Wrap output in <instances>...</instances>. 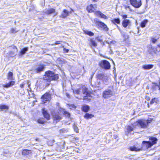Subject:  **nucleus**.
I'll use <instances>...</instances> for the list:
<instances>
[{
  "mask_svg": "<svg viewBox=\"0 0 160 160\" xmlns=\"http://www.w3.org/2000/svg\"><path fill=\"white\" fill-rule=\"evenodd\" d=\"M158 101L157 98H154L152 99L150 102V104H152L155 103H157Z\"/></svg>",
  "mask_w": 160,
  "mask_h": 160,
  "instance_id": "33",
  "label": "nucleus"
},
{
  "mask_svg": "<svg viewBox=\"0 0 160 160\" xmlns=\"http://www.w3.org/2000/svg\"><path fill=\"white\" fill-rule=\"evenodd\" d=\"M130 150H131L132 151H138L140 150V149H138V148H136L135 146H133V147H130Z\"/></svg>",
  "mask_w": 160,
  "mask_h": 160,
  "instance_id": "32",
  "label": "nucleus"
},
{
  "mask_svg": "<svg viewBox=\"0 0 160 160\" xmlns=\"http://www.w3.org/2000/svg\"><path fill=\"white\" fill-rule=\"evenodd\" d=\"M64 114L66 116L68 117H69L70 116V114L68 112L66 111H64Z\"/></svg>",
  "mask_w": 160,
  "mask_h": 160,
  "instance_id": "38",
  "label": "nucleus"
},
{
  "mask_svg": "<svg viewBox=\"0 0 160 160\" xmlns=\"http://www.w3.org/2000/svg\"><path fill=\"white\" fill-rule=\"evenodd\" d=\"M28 50V47L22 49L20 52V56H22L24 54L26 51Z\"/></svg>",
  "mask_w": 160,
  "mask_h": 160,
  "instance_id": "21",
  "label": "nucleus"
},
{
  "mask_svg": "<svg viewBox=\"0 0 160 160\" xmlns=\"http://www.w3.org/2000/svg\"><path fill=\"white\" fill-rule=\"evenodd\" d=\"M148 99H149V98H148Z\"/></svg>",
  "mask_w": 160,
  "mask_h": 160,
  "instance_id": "54",
  "label": "nucleus"
},
{
  "mask_svg": "<svg viewBox=\"0 0 160 160\" xmlns=\"http://www.w3.org/2000/svg\"><path fill=\"white\" fill-rule=\"evenodd\" d=\"M97 40H98L99 42H102V39L99 37H97Z\"/></svg>",
  "mask_w": 160,
  "mask_h": 160,
  "instance_id": "43",
  "label": "nucleus"
},
{
  "mask_svg": "<svg viewBox=\"0 0 160 160\" xmlns=\"http://www.w3.org/2000/svg\"><path fill=\"white\" fill-rule=\"evenodd\" d=\"M73 11V10L72 9H71V11L70 12H69V13H71Z\"/></svg>",
  "mask_w": 160,
  "mask_h": 160,
  "instance_id": "48",
  "label": "nucleus"
},
{
  "mask_svg": "<svg viewBox=\"0 0 160 160\" xmlns=\"http://www.w3.org/2000/svg\"><path fill=\"white\" fill-rule=\"evenodd\" d=\"M9 107L8 106L0 104V110L1 111H6L9 109Z\"/></svg>",
  "mask_w": 160,
  "mask_h": 160,
  "instance_id": "18",
  "label": "nucleus"
},
{
  "mask_svg": "<svg viewBox=\"0 0 160 160\" xmlns=\"http://www.w3.org/2000/svg\"><path fill=\"white\" fill-rule=\"evenodd\" d=\"M157 39L154 38H151V41L153 43H155L157 41Z\"/></svg>",
  "mask_w": 160,
  "mask_h": 160,
  "instance_id": "42",
  "label": "nucleus"
},
{
  "mask_svg": "<svg viewBox=\"0 0 160 160\" xmlns=\"http://www.w3.org/2000/svg\"><path fill=\"white\" fill-rule=\"evenodd\" d=\"M69 51V50L68 49H66V48H64V51L66 52H68Z\"/></svg>",
  "mask_w": 160,
  "mask_h": 160,
  "instance_id": "46",
  "label": "nucleus"
},
{
  "mask_svg": "<svg viewBox=\"0 0 160 160\" xmlns=\"http://www.w3.org/2000/svg\"><path fill=\"white\" fill-rule=\"evenodd\" d=\"M148 22V21L145 20L142 21L141 23V26L142 28H144L145 27L146 25Z\"/></svg>",
  "mask_w": 160,
  "mask_h": 160,
  "instance_id": "31",
  "label": "nucleus"
},
{
  "mask_svg": "<svg viewBox=\"0 0 160 160\" xmlns=\"http://www.w3.org/2000/svg\"><path fill=\"white\" fill-rule=\"evenodd\" d=\"M53 118L54 122L56 121V122H58L61 119V117L59 115L58 113H55L53 115Z\"/></svg>",
  "mask_w": 160,
  "mask_h": 160,
  "instance_id": "16",
  "label": "nucleus"
},
{
  "mask_svg": "<svg viewBox=\"0 0 160 160\" xmlns=\"http://www.w3.org/2000/svg\"><path fill=\"white\" fill-rule=\"evenodd\" d=\"M148 99H149V98H148Z\"/></svg>",
  "mask_w": 160,
  "mask_h": 160,
  "instance_id": "53",
  "label": "nucleus"
},
{
  "mask_svg": "<svg viewBox=\"0 0 160 160\" xmlns=\"http://www.w3.org/2000/svg\"><path fill=\"white\" fill-rule=\"evenodd\" d=\"M156 51L160 52V44H158V47L156 48Z\"/></svg>",
  "mask_w": 160,
  "mask_h": 160,
  "instance_id": "41",
  "label": "nucleus"
},
{
  "mask_svg": "<svg viewBox=\"0 0 160 160\" xmlns=\"http://www.w3.org/2000/svg\"><path fill=\"white\" fill-rule=\"evenodd\" d=\"M70 107L71 108H74V109H75V108H76V106H75L74 105H71V106H70Z\"/></svg>",
  "mask_w": 160,
  "mask_h": 160,
  "instance_id": "44",
  "label": "nucleus"
},
{
  "mask_svg": "<svg viewBox=\"0 0 160 160\" xmlns=\"http://www.w3.org/2000/svg\"><path fill=\"white\" fill-rule=\"evenodd\" d=\"M150 122L148 121L144 120H139L137 122L134 123L132 126H128L127 127L125 132L128 134L132 131L134 130L135 128H138L141 127L142 128H147L148 123Z\"/></svg>",
  "mask_w": 160,
  "mask_h": 160,
  "instance_id": "1",
  "label": "nucleus"
},
{
  "mask_svg": "<svg viewBox=\"0 0 160 160\" xmlns=\"http://www.w3.org/2000/svg\"><path fill=\"white\" fill-rule=\"evenodd\" d=\"M38 122L39 123L43 124L44 122V121L42 119L40 118L38 119Z\"/></svg>",
  "mask_w": 160,
  "mask_h": 160,
  "instance_id": "36",
  "label": "nucleus"
},
{
  "mask_svg": "<svg viewBox=\"0 0 160 160\" xmlns=\"http://www.w3.org/2000/svg\"><path fill=\"white\" fill-rule=\"evenodd\" d=\"M157 141V139L156 138L154 137H151L149 138V141H143L142 142V144L143 146H145L146 148H148L156 144Z\"/></svg>",
  "mask_w": 160,
  "mask_h": 160,
  "instance_id": "3",
  "label": "nucleus"
},
{
  "mask_svg": "<svg viewBox=\"0 0 160 160\" xmlns=\"http://www.w3.org/2000/svg\"><path fill=\"white\" fill-rule=\"evenodd\" d=\"M51 94L49 92H46L42 97V101L43 103H44L46 102H49L51 99Z\"/></svg>",
  "mask_w": 160,
  "mask_h": 160,
  "instance_id": "8",
  "label": "nucleus"
},
{
  "mask_svg": "<svg viewBox=\"0 0 160 160\" xmlns=\"http://www.w3.org/2000/svg\"><path fill=\"white\" fill-rule=\"evenodd\" d=\"M99 64L101 67L105 69H108L110 67V63L107 60L102 61L99 62Z\"/></svg>",
  "mask_w": 160,
  "mask_h": 160,
  "instance_id": "5",
  "label": "nucleus"
},
{
  "mask_svg": "<svg viewBox=\"0 0 160 160\" xmlns=\"http://www.w3.org/2000/svg\"><path fill=\"white\" fill-rule=\"evenodd\" d=\"M64 129H62V130H60V131H62V132H64Z\"/></svg>",
  "mask_w": 160,
  "mask_h": 160,
  "instance_id": "51",
  "label": "nucleus"
},
{
  "mask_svg": "<svg viewBox=\"0 0 160 160\" xmlns=\"http://www.w3.org/2000/svg\"><path fill=\"white\" fill-rule=\"evenodd\" d=\"M58 78V74H55L54 72L48 71L45 72L43 79L48 82H50L52 80H57Z\"/></svg>",
  "mask_w": 160,
  "mask_h": 160,
  "instance_id": "2",
  "label": "nucleus"
},
{
  "mask_svg": "<svg viewBox=\"0 0 160 160\" xmlns=\"http://www.w3.org/2000/svg\"><path fill=\"white\" fill-rule=\"evenodd\" d=\"M60 43L59 42H58V41H57L55 42V45H56V44H59Z\"/></svg>",
  "mask_w": 160,
  "mask_h": 160,
  "instance_id": "47",
  "label": "nucleus"
},
{
  "mask_svg": "<svg viewBox=\"0 0 160 160\" xmlns=\"http://www.w3.org/2000/svg\"><path fill=\"white\" fill-rule=\"evenodd\" d=\"M97 6L96 5H92L91 4L87 6V9L89 12H94L96 10Z\"/></svg>",
  "mask_w": 160,
  "mask_h": 160,
  "instance_id": "10",
  "label": "nucleus"
},
{
  "mask_svg": "<svg viewBox=\"0 0 160 160\" xmlns=\"http://www.w3.org/2000/svg\"><path fill=\"white\" fill-rule=\"evenodd\" d=\"M82 89V88H80L78 89L75 90H73V92L78 94H80L81 93Z\"/></svg>",
  "mask_w": 160,
  "mask_h": 160,
  "instance_id": "29",
  "label": "nucleus"
},
{
  "mask_svg": "<svg viewBox=\"0 0 160 160\" xmlns=\"http://www.w3.org/2000/svg\"><path fill=\"white\" fill-rule=\"evenodd\" d=\"M69 12L68 10L64 9L61 13L60 17L62 18H65L69 15Z\"/></svg>",
  "mask_w": 160,
  "mask_h": 160,
  "instance_id": "14",
  "label": "nucleus"
},
{
  "mask_svg": "<svg viewBox=\"0 0 160 160\" xmlns=\"http://www.w3.org/2000/svg\"><path fill=\"white\" fill-rule=\"evenodd\" d=\"M111 22L114 24H116V23L119 24L120 23V20L119 18H114L111 20Z\"/></svg>",
  "mask_w": 160,
  "mask_h": 160,
  "instance_id": "24",
  "label": "nucleus"
},
{
  "mask_svg": "<svg viewBox=\"0 0 160 160\" xmlns=\"http://www.w3.org/2000/svg\"><path fill=\"white\" fill-rule=\"evenodd\" d=\"M122 17L123 19H125L127 18V16L126 15H122Z\"/></svg>",
  "mask_w": 160,
  "mask_h": 160,
  "instance_id": "45",
  "label": "nucleus"
},
{
  "mask_svg": "<svg viewBox=\"0 0 160 160\" xmlns=\"http://www.w3.org/2000/svg\"><path fill=\"white\" fill-rule=\"evenodd\" d=\"M112 91L109 89H107L103 93V97L105 98H107L113 95Z\"/></svg>",
  "mask_w": 160,
  "mask_h": 160,
  "instance_id": "7",
  "label": "nucleus"
},
{
  "mask_svg": "<svg viewBox=\"0 0 160 160\" xmlns=\"http://www.w3.org/2000/svg\"><path fill=\"white\" fill-rule=\"evenodd\" d=\"M125 8L126 9H128L130 11H132V10L131 9V7L130 6L128 5H126L125 6Z\"/></svg>",
  "mask_w": 160,
  "mask_h": 160,
  "instance_id": "39",
  "label": "nucleus"
},
{
  "mask_svg": "<svg viewBox=\"0 0 160 160\" xmlns=\"http://www.w3.org/2000/svg\"><path fill=\"white\" fill-rule=\"evenodd\" d=\"M73 128L74 130V131L76 132L77 133L78 132V129L77 126H75V125H74L73 126Z\"/></svg>",
  "mask_w": 160,
  "mask_h": 160,
  "instance_id": "37",
  "label": "nucleus"
},
{
  "mask_svg": "<svg viewBox=\"0 0 160 160\" xmlns=\"http://www.w3.org/2000/svg\"><path fill=\"white\" fill-rule=\"evenodd\" d=\"M90 109V107L88 105H84L82 107V110L85 112H87Z\"/></svg>",
  "mask_w": 160,
  "mask_h": 160,
  "instance_id": "23",
  "label": "nucleus"
},
{
  "mask_svg": "<svg viewBox=\"0 0 160 160\" xmlns=\"http://www.w3.org/2000/svg\"><path fill=\"white\" fill-rule=\"evenodd\" d=\"M93 2H97L98 0H92Z\"/></svg>",
  "mask_w": 160,
  "mask_h": 160,
  "instance_id": "49",
  "label": "nucleus"
},
{
  "mask_svg": "<svg viewBox=\"0 0 160 160\" xmlns=\"http://www.w3.org/2000/svg\"><path fill=\"white\" fill-rule=\"evenodd\" d=\"M44 69V66L43 65H40L34 70L35 72L38 73L43 71Z\"/></svg>",
  "mask_w": 160,
  "mask_h": 160,
  "instance_id": "17",
  "label": "nucleus"
},
{
  "mask_svg": "<svg viewBox=\"0 0 160 160\" xmlns=\"http://www.w3.org/2000/svg\"><path fill=\"white\" fill-rule=\"evenodd\" d=\"M97 14H98L101 18L104 19H107L108 17L105 15L104 14L98 11L97 12Z\"/></svg>",
  "mask_w": 160,
  "mask_h": 160,
  "instance_id": "26",
  "label": "nucleus"
},
{
  "mask_svg": "<svg viewBox=\"0 0 160 160\" xmlns=\"http://www.w3.org/2000/svg\"><path fill=\"white\" fill-rule=\"evenodd\" d=\"M82 92H83V97H84L83 99L84 100L85 98V97H88L89 96V94L88 93V89L84 87L82 88Z\"/></svg>",
  "mask_w": 160,
  "mask_h": 160,
  "instance_id": "12",
  "label": "nucleus"
},
{
  "mask_svg": "<svg viewBox=\"0 0 160 160\" xmlns=\"http://www.w3.org/2000/svg\"><path fill=\"white\" fill-rule=\"evenodd\" d=\"M131 25V22L130 21L127 19H124L122 22V25L124 28H126L128 26H130Z\"/></svg>",
  "mask_w": 160,
  "mask_h": 160,
  "instance_id": "11",
  "label": "nucleus"
},
{
  "mask_svg": "<svg viewBox=\"0 0 160 160\" xmlns=\"http://www.w3.org/2000/svg\"><path fill=\"white\" fill-rule=\"evenodd\" d=\"M91 42L92 45L94 47H95L97 46V44L96 42L93 39L91 40Z\"/></svg>",
  "mask_w": 160,
  "mask_h": 160,
  "instance_id": "34",
  "label": "nucleus"
},
{
  "mask_svg": "<svg viewBox=\"0 0 160 160\" xmlns=\"http://www.w3.org/2000/svg\"><path fill=\"white\" fill-rule=\"evenodd\" d=\"M125 8L126 9H128L130 11H132V10L131 9V7L130 6L128 5H126L125 6Z\"/></svg>",
  "mask_w": 160,
  "mask_h": 160,
  "instance_id": "40",
  "label": "nucleus"
},
{
  "mask_svg": "<svg viewBox=\"0 0 160 160\" xmlns=\"http://www.w3.org/2000/svg\"><path fill=\"white\" fill-rule=\"evenodd\" d=\"M98 79L102 80L103 81L106 82L107 80L108 77L102 71L98 72L97 75Z\"/></svg>",
  "mask_w": 160,
  "mask_h": 160,
  "instance_id": "4",
  "label": "nucleus"
},
{
  "mask_svg": "<svg viewBox=\"0 0 160 160\" xmlns=\"http://www.w3.org/2000/svg\"><path fill=\"white\" fill-rule=\"evenodd\" d=\"M148 99H149V98H148Z\"/></svg>",
  "mask_w": 160,
  "mask_h": 160,
  "instance_id": "55",
  "label": "nucleus"
},
{
  "mask_svg": "<svg viewBox=\"0 0 160 160\" xmlns=\"http://www.w3.org/2000/svg\"><path fill=\"white\" fill-rule=\"evenodd\" d=\"M18 31V30H17L16 28H11L10 30L11 32L12 33H15L17 32Z\"/></svg>",
  "mask_w": 160,
  "mask_h": 160,
  "instance_id": "35",
  "label": "nucleus"
},
{
  "mask_svg": "<svg viewBox=\"0 0 160 160\" xmlns=\"http://www.w3.org/2000/svg\"><path fill=\"white\" fill-rule=\"evenodd\" d=\"M152 89L155 90H160V87L156 83H153L152 85Z\"/></svg>",
  "mask_w": 160,
  "mask_h": 160,
  "instance_id": "22",
  "label": "nucleus"
},
{
  "mask_svg": "<svg viewBox=\"0 0 160 160\" xmlns=\"http://www.w3.org/2000/svg\"><path fill=\"white\" fill-rule=\"evenodd\" d=\"M45 12L47 14H49L51 13H54V15H56L57 14V12H56L54 9L51 8L49 9H47L45 11Z\"/></svg>",
  "mask_w": 160,
  "mask_h": 160,
  "instance_id": "13",
  "label": "nucleus"
},
{
  "mask_svg": "<svg viewBox=\"0 0 160 160\" xmlns=\"http://www.w3.org/2000/svg\"><path fill=\"white\" fill-rule=\"evenodd\" d=\"M94 117V115L92 114L88 113H86L84 116V117L87 119L91 118Z\"/></svg>",
  "mask_w": 160,
  "mask_h": 160,
  "instance_id": "27",
  "label": "nucleus"
},
{
  "mask_svg": "<svg viewBox=\"0 0 160 160\" xmlns=\"http://www.w3.org/2000/svg\"><path fill=\"white\" fill-rule=\"evenodd\" d=\"M13 73L11 72H9L8 74V79L9 80H13Z\"/></svg>",
  "mask_w": 160,
  "mask_h": 160,
  "instance_id": "25",
  "label": "nucleus"
},
{
  "mask_svg": "<svg viewBox=\"0 0 160 160\" xmlns=\"http://www.w3.org/2000/svg\"><path fill=\"white\" fill-rule=\"evenodd\" d=\"M131 4L136 8H139L142 5L141 0H130Z\"/></svg>",
  "mask_w": 160,
  "mask_h": 160,
  "instance_id": "6",
  "label": "nucleus"
},
{
  "mask_svg": "<svg viewBox=\"0 0 160 160\" xmlns=\"http://www.w3.org/2000/svg\"><path fill=\"white\" fill-rule=\"evenodd\" d=\"M15 83V82L14 81H12L6 84L3 85V86L4 87L8 88L14 85Z\"/></svg>",
  "mask_w": 160,
  "mask_h": 160,
  "instance_id": "20",
  "label": "nucleus"
},
{
  "mask_svg": "<svg viewBox=\"0 0 160 160\" xmlns=\"http://www.w3.org/2000/svg\"><path fill=\"white\" fill-rule=\"evenodd\" d=\"M42 112L43 115L45 118L47 120H49L50 119V115L47 112V111L45 110L44 108L42 109Z\"/></svg>",
  "mask_w": 160,
  "mask_h": 160,
  "instance_id": "15",
  "label": "nucleus"
},
{
  "mask_svg": "<svg viewBox=\"0 0 160 160\" xmlns=\"http://www.w3.org/2000/svg\"><path fill=\"white\" fill-rule=\"evenodd\" d=\"M84 32L85 33L90 36H92L94 35V33L93 32L89 30H84Z\"/></svg>",
  "mask_w": 160,
  "mask_h": 160,
  "instance_id": "30",
  "label": "nucleus"
},
{
  "mask_svg": "<svg viewBox=\"0 0 160 160\" xmlns=\"http://www.w3.org/2000/svg\"><path fill=\"white\" fill-rule=\"evenodd\" d=\"M31 151L27 149H24L22 152V154L23 155H26L31 153Z\"/></svg>",
  "mask_w": 160,
  "mask_h": 160,
  "instance_id": "28",
  "label": "nucleus"
},
{
  "mask_svg": "<svg viewBox=\"0 0 160 160\" xmlns=\"http://www.w3.org/2000/svg\"><path fill=\"white\" fill-rule=\"evenodd\" d=\"M23 85H20V86L21 88H23Z\"/></svg>",
  "mask_w": 160,
  "mask_h": 160,
  "instance_id": "50",
  "label": "nucleus"
},
{
  "mask_svg": "<svg viewBox=\"0 0 160 160\" xmlns=\"http://www.w3.org/2000/svg\"><path fill=\"white\" fill-rule=\"evenodd\" d=\"M127 38H128V36H126Z\"/></svg>",
  "mask_w": 160,
  "mask_h": 160,
  "instance_id": "52",
  "label": "nucleus"
},
{
  "mask_svg": "<svg viewBox=\"0 0 160 160\" xmlns=\"http://www.w3.org/2000/svg\"><path fill=\"white\" fill-rule=\"evenodd\" d=\"M159 1H160V0H159Z\"/></svg>",
  "mask_w": 160,
  "mask_h": 160,
  "instance_id": "57",
  "label": "nucleus"
},
{
  "mask_svg": "<svg viewBox=\"0 0 160 160\" xmlns=\"http://www.w3.org/2000/svg\"><path fill=\"white\" fill-rule=\"evenodd\" d=\"M153 65L152 64H145L142 66V68L144 69L149 70L153 68Z\"/></svg>",
  "mask_w": 160,
  "mask_h": 160,
  "instance_id": "19",
  "label": "nucleus"
},
{
  "mask_svg": "<svg viewBox=\"0 0 160 160\" xmlns=\"http://www.w3.org/2000/svg\"><path fill=\"white\" fill-rule=\"evenodd\" d=\"M36 140H37V139H36Z\"/></svg>",
  "mask_w": 160,
  "mask_h": 160,
  "instance_id": "56",
  "label": "nucleus"
},
{
  "mask_svg": "<svg viewBox=\"0 0 160 160\" xmlns=\"http://www.w3.org/2000/svg\"><path fill=\"white\" fill-rule=\"evenodd\" d=\"M97 25L100 28L103 29L105 31H108V28L107 26L104 23L101 21H97Z\"/></svg>",
  "mask_w": 160,
  "mask_h": 160,
  "instance_id": "9",
  "label": "nucleus"
}]
</instances>
